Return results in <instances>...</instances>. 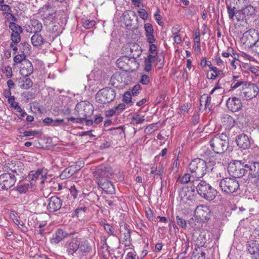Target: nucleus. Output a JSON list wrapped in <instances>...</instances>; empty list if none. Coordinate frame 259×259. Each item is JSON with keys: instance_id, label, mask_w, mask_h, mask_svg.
I'll list each match as a JSON object with an SVG mask.
<instances>
[{"instance_id": "30", "label": "nucleus", "mask_w": 259, "mask_h": 259, "mask_svg": "<svg viewBox=\"0 0 259 259\" xmlns=\"http://www.w3.org/2000/svg\"><path fill=\"white\" fill-rule=\"evenodd\" d=\"M36 188L35 184L32 182H29L17 186V190L21 194H25L29 190L33 191Z\"/></svg>"}, {"instance_id": "12", "label": "nucleus", "mask_w": 259, "mask_h": 259, "mask_svg": "<svg viewBox=\"0 0 259 259\" xmlns=\"http://www.w3.org/2000/svg\"><path fill=\"white\" fill-rule=\"evenodd\" d=\"M79 245V238L72 236L65 242L64 247L68 255H73L74 253H77Z\"/></svg>"}, {"instance_id": "13", "label": "nucleus", "mask_w": 259, "mask_h": 259, "mask_svg": "<svg viewBox=\"0 0 259 259\" xmlns=\"http://www.w3.org/2000/svg\"><path fill=\"white\" fill-rule=\"evenodd\" d=\"M258 88L254 83L246 84L243 89L241 96L246 100H250L255 97L258 93Z\"/></svg>"}, {"instance_id": "40", "label": "nucleus", "mask_w": 259, "mask_h": 259, "mask_svg": "<svg viewBox=\"0 0 259 259\" xmlns=\"http://www.w3.org/2000/svg\"><path fill=\"white\" fill-rule=\"evenodd\" d=\"M145 120L144 116L140 114H136L134 115L132 118V121L134 123L141 124Z\"/></svg>"}, {"instance_id": "64", "label": "nucleus", "mask_w": 259, "mask_h": 259, "mask_svg": "<svg viewBox=\"0 0 259 259\" xmlns=\"http://www.w3.org/2000/svg\"><path fill=\"white\" fill-rule=\"evenodd\" d=\"M139 16L143 20H146L148 18V14L144 9H142L138 11Z\"/></svg>"}, {"instance_id": "17", "label": "nucleus", "mask_w": 259, "mask_h": 259, "mask_svg": "<svg viewBox=\"0 0 259 259\" xmlns=\"http://www.w3.org/2000/svg\"><path fill=\"white\" fill-rule=\"evenodd\" d=\"M180 196L185 202L188 201L193 202L195 201L196 197L194 188L186 187L183 189L180 192Z\"/></svg>"}, {"instance_id": "26", "label": "nucleus", "mask_w": 259, "mask_h": 259, "mask_svg": "<svg viewBox=\"0 0 259 259\" xmlns=\"http://www.w3.org/2000/svg\"><path fill=\"white\" fill-rule=\"evenodd\" d=\"M22 66L20 70V73L24 77H28L33 72V67L29 60H25L22 64Z\"/></svg>"}, {"instance_id": "42", "label": "nucleus", "mask_w": 259, "mask_h": 259, "mask_svg": "<svg viewBox=\"0 0 259 259\" xmlns=\"http://www.w3.org/2000/svg\"><path fill=\"white\" fill-rule=\"evenodd\" d=\"M96 24V21L92 20L85 19L82 21V26L86 29L93 27Z\"/></svg>"}, {"instance_id": "2", "label": "nucleus", "mask_w": 259, "mask_h": 259, "mask_svg": "<svg viewBox=\"0 0 259 259\" xmlns=\"http://www.w3.org/2000/svg\"><path fill=\"white\" fill-rule=\"evenodd\" d=\"M214 165V162L209 161L207 164L204 160L200 158H195L192 160L189 165V170L192 178L200 179L206 174L207 169H213V167H209L207 164Z\"/></svg>"}, {"instance_id": "1", "label": "nucleus", "mask_w": 259, "mask_h": 259, "mask_svg": "<svg viewBox=\"0 0 259 259\" xmlns=\"http://www.w3.org/2000/svg\"><path fill=\"white\" fill-rule=\"evenodd\" d=\"M93 105L87 101H82L76 104L74 114L77 117H69L68 120L73 123H81L93 112Z\"/></svg>"}, {"instance_id": "33", "label": "nucleus", "mask_w": 259, "mask_h": 259, "mask_svg": "<svg viewBox=\"0 0 259 259\" xmlns=\"http://www.w3.org/2000/svg\"><path fill=\"white\" fill-rule=\"evenodd\" d=\"M247 250L250 254L259 253L258 244L256 241L251 240L248 241L247 244Z\"/></svg>"}, {"instance_id": "7", "label": "nucleus", "mask_w": 259, "mask_h": 259, "mask_svg": "<svg viewBox=\"0 0 259 259\" xmlns=\"http://www.w3.org/2000/svg\"><path fill=\"white\" fill-rule=\"evenodd\" d=\"M116 93L111 88H105L99 90L96 95V100L99 103L104 104L112 101L115 97Z\"/></svg>"}, {"instance_id": "63", "label": "nucleus", "mask_w": 259, "mask_h": 259, "mask_svg": "<svg viewBox=\"0 0 259 259\" xmlns=\"http://www.w3.org/2000/svg\"><path fill=\"white\" fill-rule=\"evenodd\" d=\"M238 56L237 55V56H234L232 59H229V61L231 64V69L233 70H235L236 69V65L235 64V62L237 61H238Z\"/></svg>"}, {"instance_id": "45", "label": "nucleus", "mask_w": 259, "mask_h": 259, "mask_svg": "<svg viewBox=\"0 0 259 259\" xmlns=\"http://www.w3.org/2000/svg\"><path fill=\"white\" fill-rule=\"evenodd\" d=\"M26 56L23 53L21 54L17 55L15 56L14 58V62L16 63H23L25 60H28L27 59H26Z\"/></svg>"}, {"instance_id": "61", "label": "nucleus", "mask_w": 259, "mask_h": 259, "mask_svg": "<svg viewBox=\"0 0 259 259\" xmlns=\"http://www.w3.org/2000/svg\"><path fill=\"white\" fill-rule=\"evenodd\" d=\"M251 50L259 56V39L256 40L251 47Z\"/></svg>"}, {"instance_id": "27", "label": "nucleus", "mask_w": 259, "mask_h": 259, "mask_svg": "<svg viewBox=\"0 0 259 259\" xmlns=\"http://www.w3.org/2000/svg\"><path fill=\"white\" fill-rule=\"evenodd\" d=\"M144 28L145 31V36L147 42L153 44L155 41V37L154 35L153 27L150 23H146L144 24Z\"/></svg>"}, {"instance_id": "52", "label": "nucleus", "mask_w": 259, "mask_h": 259, "mask_svg": "<svg viewBox=\"0 0 259 259\" xmlns=\"http://www.w3.org/2000/svg\"><path fill=\"white\" fill-rule=\"evenodd\" d=\"M19 33H12L11 34V39L12 42L19 43L21 40V36Z\"/></svg>"}, {"instance_id": "48", "label": "nucleus", "mask_w": 259, "mask_h": 259, "mask_svg": "<svg viewBox=\"0 0 259 259\" xmlns=\"http://www.w3.org/2000/svg\"><path fill=\"white\" fill-rule=\"evenodd\" d=\"M208 66L209 67L210 71H212L218 76L220 75L223 72L222 70V68H218L215 67H214L212 66L211 63L208 64Z\"/></svg>"}, {"instance_id": "36", "label": "nucleus", "mask_w": 259, "mask_h": 259, "mask_svg": "<svg viewBox=\"0 0 259 259\" xmlns=\"http://www.w3.org/2000/svg\"><path fill=\"white\" fill-rule=\"evenodd\" d=\"M155 60V57L152 55H149L148 57L145 59L144 62V70L147 72L151 70L152 64L153 63Z\"/></svg>"}, {"instance_id": "59", "label": "nucleus", "mask_w": 259, "mask_h": 259, "mask_svg": "<svg viewBox=\"0 0 259 259\" xmlns=\"http://www.w3.org/2000/svg\"><path fill=\"white\" fill-rule=\"evenodd\" d=\"M217 91H219V94H222L224 92V90L223 89V88L221 87V85L219 84V82L216 83L215 87L213 88V89L211 91L210 94H213L215 92Z\"/></svg>"}, {"instance_id": "49", "label": "nucleus", "mask_w": 259, "mask_h": 259, "mask_svg": "<svg viewBox=\"0 0 259 259\" xmlns=\"http://www.w3.org/2000/svg\"><path fill=\"white\" fill-rule=\"evenodd\" d=\"M191 177L192 176H191V174H190L189 173H186V174H184V176L182 177V178L180 180V183H181V184H183L188 183V182H189L190 181V179H191Z\"/></svg>"}, {"instance_id": "3", "label": "nucleus", "mask_w": 259, "mask_h": 259, "mask_svg": "<svg viewBox=\"0 0 259 259\" xmlns=\"http://www.w3.org/2000/svg\"><path fill=\"white\" fill-rule=\"evenodd\" d=\"M210 146L215 153H223L228 148V137L224 134L217 135L210 141Z\"/></svg>"}, {"instance_id": "21", "label": "nucleus", "mask_w": 259, "mask_h": 259, "mask_svg": "<svg viewBox=\"0 0 259 259\" xmlns=\"http://www.w3.org/2000/svg\"><path fill=\"white\" fill-rule=\"evenodd\" d=\"M92 250V247L88 240L79 238V245L77 253L85 256Z\"/></svg>"}, {"instance_id": "24", "label": "nucleus", "mask_w": 259, "mask_h": 259, "mask_svg": "<svg viewBox=\"0 0 259 259\" xmlns=\"http://www.w3.org/2000/svg\"><path fill=\"white\" fill-rule=\"evenodd\" d=\"M97 184L100 188L110 194L115 192V189L113 184L106 180L100 179L97 180Z\"/></svg>"}, {"instance_id": "29", "label": "nucleus", "mask_w": 259, "mask_h": 259, "mask_svg": "<svg viewBox=\"0 0 259 259\" xmlns=\"http://www.w3.org/2000/svg\"><path fill=\"white\" fill-rule=\"evenodd\" d=\"M247 82L243 80L241 76L239 75H234L232 76L231 83V89L234 90L239 87H242V89L246 85Z\"/></svg>"}, {"instance_id": "57", "label": "nucleus", "mask_w": 259, "mask_h": 259, "mask_svg": "<svg viewBox=\"0 0 259 259\" xmlns=\"http://www.w3.org/2000/svg\"><path fill=\"white\" fill-rule=\"evenodd\" d=\"M140 82L143 85H147L150 82V77L148 75L143 74L140 80Z\"/></svg>"}, {"instance_id": "50", "label": "nucleus", "mask_w": 259, "mask_h": 259, "mask_svg": "<svg viewBox=\"0 0 259 259\" xmlns=\"http://www.w3.org/2000/svg\"><path fill=\"white\" fill-rule=\"evenodd\" d=\"M154 18L158 25L162 26L163 25V22L162 21V17L159 14V10L157 9L156 12L154 14Z\"/></svg>"}, {"instance_id": "53", "label": "nucleus", "mask_w": 259, "mask_h": 259, "mask_svg": "<svg viewBox=\"0 0 259 259\" xmlns=\"http://www.w3.org/2000/svg\"><path fill=\"white\" fill-rule=\"evenodd\" d=\"M177 224L181 227L185 228L186 227L187 224L186 221L181 217L177 216L176 217Z\"/></svg>"}, {"instance_id": "22", "label": "nucleus", "mask_w": 259, "mask_h": 259, "mask_svg": "<svg viewBox=\"0 0 259 259\" xmlns=\"http://www.w3.org/2000/svg\"><path fill=\"white\" fill-rule=\"evenodd\" d=\"M165 172V166L163 163L160 162L158 164H153L150 166V174L154 175V177L161 179Z\"/></svg>"}, {"instance_id": "47", "label": "nucleus", "mask_w": 259, "mask_h": 259, "mask_svg": "<svg viewBox=\"0 0 259 259\" xmlns=\"http://www.w3.org/2000/svg\"><path fill=\"white\" fill-rule=\"evenodd\" d=\"M180 166V162L178 157L173 159L171 169L173 171L176 172L178 171Z\"/></svg>"}, {"instance_id": "60", "label": "nucleus", "mask_w": 259, "mask_h": 259, "mask_svg": "<svg viewBox=\"0 0 259 259\" xmlns=\"http://www.w3.org/2000/svg\"><path fill=\"white\" fill-rule=\"evenodd\" d=\"M104 229L108 234L113 235L115 229L111 225L108 224H105Z\"/></svg>"}, {"instance_id": "25", "label": "nucleus", "mask_w": 259, "mask_h": 259, "mask_svg": "<svg viewBox=\"0 0 259 259\" xmlns=\"http://www.w3.org/2000/svg\"><path fill=\"white\" fill-rule=\"evenodd\" d=\"M236 143L238 146L243 149L249 148L251 144L249 137L244 134L238 136L236 139Z\"/></svg>"}, {"instance_id": "16", "label": "nucleus", "mask_w": 259, "mask_h": 259, "mask_svg": "<svg viewBox=\"0 0 259 259\" xmlns=\"http://www.w3.org/2000/svg\"><path fill=\"white\" fill-rule=\"evenodd\" d=\"M255 8L251 5H248L236 12V19L237 21L246 20V18L254 15Z\"/></svg>"}, {"instance_id": "23", "label": "nucleus", "mask_w": 259, "mask_h": 259, "mask_svg": "<svg viewBox=\"0 0 259 259\" xmlns=\"http://www.w3.org/2000/svg\"><path fill=\"white\" fill-rule=\"evenodd\" d=\"M62 201L57 196H52L49 199L48 209L50 212H55L59 210L62 206Z\"/></svg>"}, {"instance_id": "39", "label": "nucleus", "mask_w": 259, "mask_h": 259, "mask_svg": "<svg viewBox=\"0 0 259 259\" xmlns=\"http://www.w3.org/2000/svg\"><path fill=\"white\" fill-rule=\"evenodd\" d=\"M212 61L215 65H217L220 68H224L225 67V64L227 63V61L224 62L218 56H215L213 58Z\"/></svg>"}, {"instance_id": "11", "label": "nucleus", "mask_w": 259, "mask_h": 259, "mask_svg": "<svg viewBox=\"0 0 259 259\" xmlns=\"http://www.w3.org/2000/svg\"><path fill=\"white\" fill-rule=\"evenodd\" d=\"M16 182V178L14 174L9 172L3 174L0 176V189L8 190L13 186Z\"/></svg>"}, {"instance_id": "55", "label": "nucleus", "mask_w": 259, "mask_h": 259, "mask_svg": "<svg viewBox=\"0 0 259 259\" xmlns=\"http://www.w3.org/2000/svg\"><path fill=\"white\" fill-rule=\"evenodd\" d=\"M117 111L115 108H113L106 111L105 115L107 117H112L116 114H118Z\"/></svg>"}, {"instance_id": "35", "label": "nucleus", "mask_w": 259, "mask_h": 259, "mask_svg": "<svg viewBox=\"0 0 259 259\" xmlns=\"http://www.w3.org/2000/svg\"><path fill=\"white\" fill-rule=\"evenodd\" d=\"M32 44L35 47L41 46L44 41L42 37L38 33H34L31 38Z\"/></svg>"}, {"instance_id": "62", "label": "nucleus", "mask_w": 259, "mask_h": 259, "mask_svg": "<svg viewBox=\"0 0 259 259\" xmlns=\"http://www.w3.org/2000/svg\"><path fill=\"white\" fill-rule=\"evenodd\" d=\"M4 73H6V75L8 78H11L12 76V75H13L12 70V68L10 66L7 65V66H5L4 68Z\"/></svg>"}, {"instance_id": "28", "label": "nucleus", "mask_w": 259, "mask_h": 259, "mask_svg": "<svg viewBox=\"0 0 259 259\" xmlns=\"http://www.w3.org/2000/svg\"><path fill=\"white\" fill-rule=\"evenodd\" d=\"M67 236V233L63 230L59 229L57 230L52 235L50 239L52 244H57L60 242Z\"/></svg>"}, {"instance_id": "6", "label": "nucleus", "mask_w": 259, "mask_h": 259, "mask_svg": "<svg viewBox=\"0 0 259 259\" xmlns=\"http://www.w3.org/2000/svg\"><path fill=\"white\" fill-rule=\"evenodd\" d=\"M116 65L118 68L125 71H133L139 68L137 61L131 57L122 56L117 59Z\"/></svg>"}, {"instance_id": "32", "label": "nucleus", "mask_w": 259, "mask_h": 259, "mask_svg": "<svg viewBox=\"0 0 259 259\" xmlns=\"http://www.w3.org/2000/svg\"><path fill=\"white\" fill-rule=\"evenodd\" d=\"M130 57L136 60L139 58L142 53L141 47L137 44H133L130 48Z\"/></svg>"}, {"instance_id": "14", "label": "nucleus", "mask_w": 259, "mask_h": 259, "mask_svg": "<svg viewBox=\"0 0 259 259\" xmlns=\"http://www.w3.org/2000/svg\"><path fill=\"white\" fill-rule=\"evenodd\" d=\"M257 37V32L255 29H249L243 33L241 41L243 44L251 48Z\"/></svg>"}, {"instance_id": "44", "label": "nucleus", "mask_w": 259, "mask_h": 259, "mask_svg": "<svg viewBox=\"0 0 259 259\" xmlns=\"http://www.w3.org/2000/svg\"><path fill=\"white\" fill-rule=\"evenodd\" d=\"M222 55L224 57H230V58L232 59L234 56H237V54L234 53L232 48L229 47L227 49V52L222 53Z\"/></svg>"}, {"instance_id": "19", "label": "nucleus", "mask_w": 259, "mask_h": 259, "mask_svg": "<svg viewBox=\"0 0 259 259\" xmlns=\"http://www.w3.org/2000/svg\"><path fill=\"white\" fill-rule=\"evenodd\" d=\"M227 108L232 112H236L240 110L242 104L241 100L236 97L229 98L226 103Z\"/></svg>"}, {"instance_id": "43", "label": "nucleus", "mask_w": 259, "mask_h": 259, "mask_svg": "<svg viewBox=\"0 0 259 259\" xmlns=\"http://www.w3.org/2000/svg\"><path fill=\"white\" fill-rule=\"evenodd\" d=\"M227 9L229 15V17L230 19H233L235 16L236 17V12L237 11H235V7H232V6L230 4L227 5Z\"/></svg>"}, {"instance_id": "41", "label": "nucleus", "mask_w": 259, "mask_h": 259, "mask_svg": "<svg viewBox=\"0 0 259 259\" xmlns=\"http://www.w3.org/2000/svg\"><path fill=\"white\" fill-rule=\"evenodd\" d=\"M111 80L113 85H118V83L122 82V76L118 73L114 74L111 78Z\"/></svg>"}, {"instance_id": "38", "label": "nucleus", "mask_w": 259, "mask_h": 259, "mask_svg": "<svg viewBox=\"0 0 259 259\" xmlns=\"http://www.w3.org/2000/svg\"><path fill=\"white\" fill-rule=\"evenodd\" d=\"M74 170L72 169V167L71 166L65 168L60 176L62 179L70 178L74 174Z\"/></svg>"}, {"instance_id": "34", "label": "nucleus", "mask_w": 259, "mask_h": 259, "mask_svg": "<svg viewBox=\"0 0 259 259\" xmlns=\"http://www.w3.org/2000/svg\"><path fill=\"white\" fill-rule=\"evenodd\" d=\"M30 26L31 33H38L41 30L42 28L41 23L36 19L31 20L29 27H30Z\"/></svg>"}, {"instance_id": "18", "label": "nucleus", "mask_w": 259, "mask_h": 259, "mask_svg": "<svg viewBox=\"0 0 259 259\" xmlns=\"http://www.w3.org/2000/svg\"><path fill=\"white\" fill-rule=\"evenodd\" d=\"M47 174L46 169H38L36 171H31L28 175V178L30 180V182H32L34 184L36 180H40V184H43L45 183Z\"/></svg>"}, {"instance_id": "51", "label": "nucleus", "mask_w": 259, "mask_h": 259, "mask_svg": "<svg viewBox=\"0 0 259 259\" xmlns=\"http://www.w3.org/2000/svg\"><path fill=\"white\" fill-rule=\"evenodd\" d=\"M141 90L142 87L141 85L139 84H137L134 85L132 89V94L134 96H137L140 93V92L141 91Z\"/></svg>"}, {"instance_id": "31", "label": "nucleus", "mask_w": 259, "mask_h": 259, "mask_svg": "<svg viewBox=\"0 0 259 259\" xmlns=\"http://www.w3.org/2000/svg\"><path fill=\"white\" fill-rule=\"evenodd\" d=\"M221 120L223 125L226 129H230L235 125V121L234 119L229 115H224Z\"/></svg>"}, {"instance_id": "10", "label": "nucleus", "mask_w": 259, "mask_h": 259, "mask_svg": "<svg viewBox=\"0 0 259 259\" xmlns=\"http://www.w3.org/2000/svg\"><path fill=\"white\" fill-rule=\"evenodd\" d=\"M114 174L111 168L104 165L98 166L94 172V176L98 180L105 178L112 179Z\"/></svg>"}, {"instance_id": "37", "label": "nucleus", "mask_w": 259, "mask_h": 259, "mask_svg": "<svg viewBox=\"0 0 259 259\" xmlns=\"http://www.w3.org/2000/svg\"><path fill=\"white\" fill-rule=\"evenodd\" d=\"M9 28L12 30V33L21 34L23 32L22 27L15 22H10Z\"/></svg>"}, {"instance_id": "15", "label": "nucleus", "mask_w": 259, "mask_h": 259, "mask_svg": "<svg viewBox=\"0 0 259 259\" xmlns=\"http://www.w3.org/2000/svg\"><path fill=\"white\" fill-rule=\"evenodd\" d=\"M210 210L208 206L200 205L196 207L194 211L195 216L202 221H207L210 217Z\"/></svg>"}, {"instance_id": "46", "label": "nucleus", "mask_w": 259, "mask_h": 259, "mask_svg": "<svg viewBox=\"0 0 259 259\" xmlns=\"http://www.w3.org/2000/svg\"><path fill=\"white\" fill-rule=\"evenodd\" d=\"M24 83L21 85V88L24 89H27L32 87L33 82L32 80L28 77H24Z\"/></svg>"}, {"instance_id": "8", "label": "nucleus", "mask_w": 259, "mask_h": 259, "mask_svg": "<svg viewBox=\"0 0 259 259\" xmlns=\"http://www.w3.org/2000/svg\"><path fill=\"white\" fill-rule=\"evenodd\" d=\"M228 171L229 174L234 178H241L246 174L245 164L241 161L233 160L229 164Z\"/></svg>"}, {"instance_id": "4", "label": "nucleus", "mask_w": 259, "mask_h": 259, "mask_svg": "<svg viewBox=\"0 0 259 259\" xmlns=\"http://www.w3.org/2000/svg\"><path fill=\"white\" fill-rule=\"evenodd\" d=\"M219 186L223 193L227 194L237 193L239 190L240 185L235 178H225L219 183Z\"/></svg>"}, {"instance_id": "9", "label": "nucleus", "mask_w": 259, "mask_h": 259, "mask_svg": "<svg viewBox=\"0 0 259 259\" xmlns=\"http://www.w3.org/2000/svg\"><path fill=\"white\" fill-rule=\"evenodd\" d=\"M56 12L55 7L45 5L39 9L38 13L45 23L51 24L55 21Z\"/></svg>"}, {"instance_id": "58", "label": "nucleus", "mask_w": 259, "mask_h": 259, "mask_svg": "<svg viewBox=\"0 0 259 259\" xmlns=\"http://www.w3.org/2000/svg\"><path fill=\"white\" fill-rule=\"evenodd\" d=\"M123 101L125 103H130L132 102V95L129 92H127L124 94L123 96Z\"/></svg>"}, {"instance_id": "5", "label": "nucleus", "mask_w": 259, "mask_h": 259, "mask_svg": "<svg viewBox=\"0 0 259 259\" xmlns=\"http://www.w3.org/2000/svg\"><path fill=\"white\" fill-rule=\"evenodd\" d=\"M198 193L203 198L208 201L213 200L217 192L209 184L206 182L200 181L196 187Z\"/></svg>"}, {"instance_id": "54", "label": "nucleus", "mask_w": 259, "mask_h": 259, "mask_svg": "<svg viewBox=\"0 0 259 259\" xmlns=\"http://www.w3.org/2000/svg\"><path fill=\"white\" fill-rule=\"evenodd\" d=\"M246 69L253 74L257 75L259 74L258 68L256 66L247 65Z\"/></svg>"}, {"instance_id": "56", "label": "nucleus", "mask_w": 259, "mask_h": 259, "mask_svg": "<svg viewBox=\"0 0 259 259\" xmlns=\"http://www.w3.org/2000/svg\"><path fill=\"white\" fill-rule=\"evenodd\" d=\"M146 215L150 221H153L154 217L152 210L150 208H147L145 210Z\"/></svg>"}, {"instance_id": "20", "label": "nucleus", "mask_w": 259, "mask_h": 259, "mask_svg": "<svg viewBox=\"0 0 259 259\" xmlns=\"http://www.w3.org/2000/svg\"><path fill=\"white\" fill-rule=\"evenodd\" d=\"M246 169V174L252 178L259 177V162H254L252 163L245 164Z\"/></svg>"}]
</instances>
